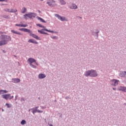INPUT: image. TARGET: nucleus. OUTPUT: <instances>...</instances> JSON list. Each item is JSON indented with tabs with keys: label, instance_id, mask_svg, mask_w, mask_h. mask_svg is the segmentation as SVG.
<instances>
[{
	"label": "nucleus",
	"instance_id": "nucleus-3",
	"mask_svg": "<svg viewBox=\"0 0 126 126\" xmlns=\"http://www.w3.org/2000/svg\"><path fill=\"white\" fill-rule=\"evenodd\" d=\"M28 63L33 68H37V66L35 65H33L32 63H34L36 65H38V63L36 62V60L33 58H29L27 61Z\"/></svg>",
	"mask_w": 126,
	"mask_h": 126
},
{
	"label": "nucleus",
	"instance_id": "nucleus-20",
	"mask_svg": "<svg viewBox=\"0 0 126 126\" xmlns=\"http://www.w3.org/2000/svg\"><path fill=\"white\" fill-rule=\"evenodd\" d=\"M26 11H27V9L25 7H23L22 9V10H21V12L22 13H25L26 12Z\"/></svg>",
	"mask_w": 126,
	"mask_h": 126
},
{
	"label": "nucleus",
	"instance_id": "nucleus-1",
	"mask_svg": "<svg viewBox=\"0 0 126 126\" xmlns=\"http://www.w3.org/2000/svg\"><path fill=\"white\" fill-rule=\"evenodd\" d=\"M0 39L1 40L0 41V46H3L7 44V42L11 40V37L6 35H1L0 36Z\"/></svg>",
	"mask_w": 126,
	"mask_h": 126
},
{
	"label": "nucleus",
	"instance_id": "nucleus-28",
	"mask_svg": "<svg viewBox=\"0 0 126 126\" xmlns=\"http://www.w3.org/2000/svg\"><path fill=\"white\" fill-rule=\"evenodd\" d=\"M39 19L40 21H41V22H43V23H46V21H45V20H44V19H43L42 18H39Z\"/></svg>",
	"mask_w": 126,
	"mask_h": 126
},
{
	"label": "nucleus",
	"instance_id": "nucleus-32",
	"mask_svg": "<svg viewBox=\"0 0 126 126\" xmlns=\"http://www.w3.org/2000/svg\"><path fill=\"white\" fill-rule=\"evenodd\" d=\"M24 29L22 28V29H19V30H20V31H23Z\"/></svg>",
	"mask_w": 126,
	"mask_h": 126
},
{
	"label": "nucleus",
	"instance_id": "nucleus-23",
	"mask_svg": "<svg viewBox=\"0 0 126 126\" xmlns=\"http://www.w3.org/2000/svg\"><path fill=\"white\" fill-rule=\"evenodd\" d=\"M21 125H26V121H25V120H23L22 121H21Z\"/></svg>",
	"mask_w": 126,
	"mask_h": 126
},
{
	"label": "nucleus",
	"instance_id": "nucleus-30",
	"mask_svg": "<svg viewBox=\"0 0 126 126\" xmlns=\"http://www.w3.org/2000/svg\"><path fill=\"white\" fill-rule=\"evenodd\" d=\"M51 38L52 39H58V37L56 36H51Z\"/></svg>",
	"mask_w": 126,
	"mask_h": 126
},
{
	"label": "nucleus",
	"instance_id": "nucleus-11",
	"mask_svg": "<svg viewBox=\"0 0 126 126\" xmlns=\"http://www.w3.org/2000/svg\"><path fill=\"white\" fill-rule=\"evenodd\" d=\"M56 2V1L54 0H51V1L47 2V3L49 5V6H54V5H53V3H55Z\"/></svg>",
	"mask_w": 126,
	"mask_h": 126
},
{
	"label": "nucleus",
	"instance_id": "nucleus-34",
	"mask_svg": "<svg viewBox=\"0 0 126 126\" xmlns=\"http://www.w3.org/2000/svg\"><path fill=\"white\" fill-rule=\"evenodd\" d=\"M3 34V32H0V35Z\"/></svg>",
	"mask_w": 126,
	"mask_h": 126
},
{
	"label": "nucleus",
	"instance_id": "nucleus-15",
	"mask_svg": "<svg viewBox=\"0 0 126 126\" xmlns=\"http://www.w3.org/2000/svg\"><path fill=\"white\" fill-rule=\"evenodd\" d=\"M15 26H19V27H27V26H28V25H27V24H25V25L16 24Z\"/></svg>",
	"mask_w": 126,
	"mask_h": 126
},
{
	"label": "nucleus",
	"instance_id": "nucleus-22",
	"mask_svg": "<svg viewBox=\"0 0 126 126\" xmlns=\"http://www.w3.org/2000/svg\"><path fill=\"white\" fill-rule=\"evenodd\" d=\"M23 32H28V33H30L31 31L30 30H28L27 29H24Z\"/></svg>",
	"mask_w": 126,
	"mask_h": 126
},
{
	"label": "nucleus",
	"instance_id": "nucleus-35",
	"mask_svg": "<svg viewBox=\"0 0 126 126\" xmlns=\"http://www.w3.org/2000/svg\"><path fill=\"white\" fill-rule=\"evenodd\" d=\"M38 108H39V106L36 107L34 109L37 110V109H38Z\"/></svg>",
	"mask_w": 126,
	"mask_h": 126
},
{
	"label": "nucleus",
	"instance_id": "nucleus-25",
	"mask_svg": "<svg viewBox=\"0 0 126 126\" xmlns=\"http://www.w3.org/2000/svg\"><path fill=\"white\" fill-rule=\"evenodd\" d=\"M5 106H7V108H11V104H10L9 103H6Z\"/></svg>",
	"mask_w": 126,
	"mask_h": 126
},
{
	"label": "nucleus",
	"instance_id": "nucleus-18",
	"mask_svg": "<svg viewBox=\"0 0 126 126\" xmlns=\"http://www.w3.org/2000/svg\"><path fill=\"white\" fill-rule=\"evenodd\" d=\"M61 5H64L66 2L64 0H59Z\"/></svg>",
	"mask_w": 126,
	"mask_h": 126
},
{
	"label": "nucleus",
	"instance_id": "nucleus-40",
	"mask_svg": "<svg viewBox=\"0 0 126 126\" xmlns=\"http://www.w3.org/2000/svg\"><path fill=\"white\" fill-rule=\"evenodd\" d=\"M38 12H39V13H41V11H38Z\"/></svg>",
	"mask_w": 126,
	"mask_h": 126
},
{
	"label": "nucleus",
	"instance_id": "nucleus-24",
	"mask_svg": "<svg viewBox=\"0 0 126 126\" xmlns=\"http://www.w3.org/2000/svg\"><path fill=\"white\" fill-rule=\"evenodd\" d=\"M32 113L33 114V115H35V113H37V110L34 108L32 109Z\"/></svg>",
	"mask_w": 126,
	"mask_h": 126
},
{
	"label": "nucleus",
	"instance_id": "nucleus-37",
	"mask_svg": "<svg viewBox=\"0 0 126 126\" xmlns=\"http://www.w3.org/2000/svg\"><path fill=\"white\" fill-rule=\"evenodd\" d=\"M0 1H4V0H0Z\"/></svg>",
	"mask_w": 126,
	"mask_h": 126
},
{
	"label": "nucleus",
	"instance_id": "nucleus-6",
	"mask_svg": "<svg viewBox=\"0 0 126 126\" xmlns=\"http://www.w3.org/2000/svg\"><path fill=\"white\" fill-rule=\"evenodd\" d=\"M1 96L2 98H3V99H5V100H8V99H10L13 98V96H10V94H3Z\"/></svg>",
	"mask_w": 126,
	"mask_h": 126
},
{
	"label": "nucleus",
	"instance_id": "nucleus-19",
	"mask_svg": "<svg viewBox=\"0 0 126 126\" xmlns=\"http://www.w3.org/2000/svg\"><path fill=\"white\" fill-rule=\"evenodd\" d=\"M13 82H14V83H18L20 82V79H13Z\"/></svg>",
	"mask_w": 126,
	"mask_h": 126
},
{
	"label": "nucleus",
	"instance_id": "nucleus-33",
	"mask_svg": "<svg viewBox=\"0 0 126 126\" xmlns=\"http://www.w3.org/2000/svg\"><path fill=\"white\" fill-rule=\"evenodd\" d=\"M0 94H3V93H2V92L1 90H0Z\"/></svg>",
	"mask_w": 126,
	"mask_h": 126
},
{
	"label": "nucleus",
	"instance_id": "nucleus-9",
	"mask_svg": "<svg viewBox=\"0 0 126 126\" xmlns=\"http://www.w3.org/2000/svg\"><path fill=\"white\" fill-rule=\"evenodd\" d=\"M55 16H56V17H57V18L58 19H60V20H61V21H65V20H66L65 17H63L60 16V15L56 14L55 15Z\"/></svg>",
	"mask_w": 126,
	"mask_h": 126
},
{
	"label": "nucleus",
	"instance_id": "nucleus-2",
	"mask_svg": "<svg viewBox=\"0 0 126 126\" xmlns=\"http://www.w3.org/2000/svg\"><path fill=\"white\" fill-rule=\"evenodd\" d=\"M85 76H91L92 77H96L98 76V74L97 73V72L95 71L94 70H88L86 71L85 73Z\"/></svg>",
	"mask_w": 126,
	"mask_h": 126
},
{
	"label": "nucleus",
	"instance_id": "nucleus-14",
	"mask_svg": "<svg viewBox=\"0 0 126 126\" xmlns=\"http://www.w3.org/2000/svg\"><path fill=\"white\" fill-rule=\"evenodd\" d=\"M38 77L40 79H43V78H45L46 77V75L44 74H39L38 75Z\"/></svg>",
	"mask_w": 126,
	"mask_h": 126
},
{
	"label": "nucleus",
	"instance_id": "nucleus-27",
	"mask_svg": "<svg viewBox=\"0 0 126 126\" xmlns=\"http://www.w3.org/2000/svg\"><path fill=\"white\" fill-rule=\"evenodd\" d=\"M4 11H6V12H10V9L8 8H6L4 9Z\"/></svg>",
	"mask_w": 126,
	"mask_h": 126
},
{
	"label": "nucleus",
	"instance_id": "nucleus-17",
	"mask_svg": "<svg viewBox=\"0 0 126 126\" xmlns=\"http://www.w3.org/2000/svg\"><path fill=\"white\" fill-rule=\"evenodd\" d=\"M120 76H121V77H125V76H126V72L123 71L121 72L120 74Z\"/></svg>",
	"mask_w": 126,
	"mask_h": 126
},
{
	"label": "nucleus",
	"instance_id": "nucleus-41",
	"mask_svg": "<svg viewBox=\"0 0 126 126\" xmlns=\"http://www.w3.org/2000/svg\"><path fill=\"white\" fill-rule=\"evenodd\" d=\"M3 53H5V51L4 50H3Z\"/></svg>",
	"mask_w": 126,
	"mask_h": 126
},
{
	"label": "nucleus",
	"instance_id": "nucleus-4",
	"mask_svg": "<svg viewBox=\"0 0 126 126\" xmlns=\"http://www.w3.org/2000/svg\"><path fill=\"white\" fill-rule=\"evenodd\" d=\"M24 16L25 19H27V17H29V18H32L33 17H35V16H36V15L34 13H29L28 14H26L24 15Z\"/></svg>",
	"mask_w": 126,
	"mask_h": 126
},
{
	"label": "nucleus",
	"instance_id": "nucleus-16",
	"mask_svg": "<svg viewBox=\"0 0 126 126\" xmlns=\"http://www.w3.org/2000/svg\"><path fill=\"white\" fill-rule=\"evenodd\" d=\"M11 32H12V33H13V34H17L18 35H22V33L18 32L17 31H15L14 30H11Z\"/></svg>",
	"mask_w": 126,
	"mask_h": 126
},
{
	"label": "nucleus",
	"instance_id": "nucleus-13",
	"mask_svg": "<svg viewBox=\"0 0 126 126\" xmlns=\"http://www.w3.org/2000/svg\"><path fill=\"white\" fill-rule=\"evenodd\" d=\"M29 43H32V44H38V42L35 41L34 39H30L29 41H28Z\"/></svg>",
	"mask_w": 126,
	"mask_h": 126
},
{
	"label": "nucleus",
	"instance_id": "nucleus-26",
	"mask_svg": "<svg viewBox=\"0 0 126 126\" xmlns=\"http://www.w3.org/2000/svg\"><path fill=\"white\" fill-rule=\"evenodd\" d=\"M37 26H39V27H41V28H45V27L41 24H37Z\"/></svg>",
	"mask_w": 126,
	"mask_h": 126
},
{
	"label": "nucleus",
	"instance_id": "nucleus-39",
	"mask_svg": "<svg viewBox=\"0 0 126 126\" xmlns=\"http://www.w3.org/2000/svg\"><path fill=\"white\" fill-rule=\"evenodd\" d=\"M40 0V1H43V0Z\"/></svg>",
	"mask_w": 126,
	"mask_h": 126
},
{
	"label": "nucleus",
	"instance_id": "nucleus-5",
	"mask_svg": "<svg viewBox=\"0 0 126 126\" xmlns=\"http://www.w3.org/2000/svg\"><path fill=\"white\" fill-rule=\"evenodd\" d=\"M44 31H47V32H49L50 33H54V31H50V30H49L48 29H42L41 30H38V32H39V33H40V34H45V35L48 34V33L45 32Z\"/></svg>",
	"mask_w": 126,
	"mask_h": 126
},
{
	"label": "nucleus",
	"instance_id": "nucleus-7",
	"mask_svg": "<svg viewBox=\"0 0 126 126\" xmlns=\"http://www.w3.org/2000/svg\"><path fill=\"white\" fill-rule=\"evenodd\" d=\"M110 82L113 86H117L119 84V82H120V81L116 79H113L110 81Z\"/></svg>",
	"mask_w": 126,
	"mask_h": 126
},
{
	"label": "nucleus",
	"instance_id": "nucleus-31",
	"mask_svg": "<svg viewBox=\"0 0 126 126\" xmlns=\"http://www.w3.org/2000/svg\"><path fill=\"white\" fill-rule=\"evenodd\" d=\"M37 113H43V111H40L39 110H36Z\"/></svg>",
	"mask_w": 126,
	"mask_h": 126
},
{
	"label": "nucleus",
	"instance_id": "nucleus-8",
	"mask_svg": "<svg viewBox=\"0 0 126 126\" xmlns=\"http://www.w3.org/2000/svg\"><path fill=\"white\" fill-rule=\"evenodd\" d=\"M30 36H32V38H34V39H36V40H41V37L38 36V35L32 33H30Z\"/></svg>",
	"mask_w": 126,
	"mask_h": 126
},
{
	"label": "nucleus",
	"instance_id": "nucleus-38",
	"mask_svg": "<svg viewBox=\"0 0 126 126\" xmlns=\"http://www.w3.org/2000/svg\"><path fill=\"white\" fill-rule=\"evenodd\" d=\"M113 90H116V88H113Z\"/></svg>",
	"mask_w": 126,
	"mask_h": 126
},
{
	"label": "nucleus",
	"instance_id": "nucleus-12",
	"mask_svg": "<svg viewBox=\"0 0 126 126\" xmlns=\"http://www.w3.org/2000/svg\"><path fill=\"white\" fill-rule=\"evenodd\" d=\"M70 8L71 9H77V5L75 4H72L70 5Z\"/></svg>",
	"mask_w": 126,
	"mask_h": 126
},
{
	"label": "nucleus",
	"instance_id": "nucleus-29",
	"mask_svg": "<svg viewBox=\"0 0 126 126\" xmlns=\"http://www.w3.org/2000/svg\"><path fill=\"white\" fill-rule=\"evenodd\" d=\"M2 91V93H7L8 92V91H6V90H1Z\"/></svg>",
	"mask_w": 126,
	"mask_h": 126
},
{
	"label": "nucleus",
	"instance_id": "nucleus-21",
	"mask_svg": "<svg viewBox=\"0 0 126 126\" xmlns=\"http://www.w3.org/2000/svg\"><path fill=\"white\" fill-rule=\"evenodd\" d=\"M17 10L16 9H10V13H14L17 12Z\"/></svg>",
	"mask_w": 126,
	"mask_h": 126
},
{
	"label": "nucleus",
	"instance_id": "nucleus-10",
	"mask_svg": "<svg viewBox=\"0 0 126 126\" xmlns=\"http://www.w3.org/2000/svg\"><path fill=\"white\" fill-rule=\"evenodd\" d=\"M119 91H123V92H126V87H119L118 88Z\"/></svg>",
	"mask_w": 126,
	"mask_h": 126
},
{
	"label": "nucleus",
	"instance_id": "nucleus-36",
	"mask_svg": "<svg viewBox=\"0 0 126 126\" xmlns=\"http://www.w3.org/2000/svg\"><path fill=\"white\" fill-rule=\"evenodd\" d=\"M49 126H53V125L51 124H50L49 125Z\"/></svg>",
	"mask_w": 126,
	"mask_h": 126
}]
</instances>
